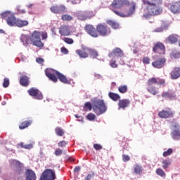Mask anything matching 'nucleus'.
<instances>
[{"label":"nucleus","mask_w":180,"mask_h":180,"mask_svg":"<svg viewBox=\"0 0 180 180\" xmlns=\"http://www.w3.org/2000/svg\"><path fill=\"white\" fill-rule=\"evenodd\" d=\"M110 9L117 16L130 18L136 13L137 3L133 0H113L110 6Z\"/></svg>","instance_id":"nucleus-1"},{"label":"nucleus","mask_w":180,"mask_h":180,"mask_svg":"<svg viewBox=\"0 0 180 180\" xmlns=\"http://www.w3.org/2000/svg\"><path fill=\"white\" fill-rule=\"evenodd\" d=\"M144 13L143 18L150 19L153 16H160L162 13L163 8L161 6L162 0H142Z\"/></svg>","instance_id":"nucleus-2"},{"label":"nucleus","mask_w":180,"mask_h":180,"mask_svg":"<svg viewBox=\"0 0 180 180\" xmlns=\"http://www.w3.org/2000/svg\"><path fill=\"white\" fill-rule=\"evenodd\" d=\"M45 75L52 81L53 82H57L59 79L60 82H63V84H70L71 82L68 79H67V77H65L64 75L61 74L60 72L51 69V68H47L45 70Z\"/></svg>","instance_id":"nucleus-3"},{"label":"nucleus","mask_w":180,"mask_h":180,"mask_svg":"<svg viewBox=\"0 0 180 180\" xmlns=\"http://www.w3.org/2000/svg\"><path fill=\"white\" fill-rule=\"evenodd\" d=\"M147 91L150 95H157L158 90L156 86L153 85H158L159 86H165V79L160 77H151L148 79L147 82Z\"/></svg>","instance_id":"nucleus-4"},{"label":"nucleus","mask_w":180,"mask_h":180,"mask_svg":"<svg viewBox=\"0 0 180 180\" xmlns=\"http://www.w3.org/2000/svg\"><path fill=\"white\" fill-rule=\"evenodd\" d=\"M108 110V106L105 103V101L102 99H94L93 101V112L96 113L97 116L103 115L105 112Z\"/></svg>","instance_id":"nucleus-5"},{"label":"nucleus","mask_w":180,"mask_h":180,"mask_svg":"<svg viewBox=\"0 0 180 180\" xmlns=\"http://www.w3.org/2000/svg\"><path fill=\"white\" fill-rule=\"evenodd\" d=\"M41 32L39 31H34L30 37V40L32 43L33 46L41 49L44 46V44L41 41Z\"/></svg>","instance_id":"nucleus-6"},{"label":"nucleus","mask_w":180,"mask_h":180,"mask_svg":"<svg viewBox=\"0 0 180 180\" xmlns=\"http://www.w3.org/2000/svg\"><path fill=\"white\" fill-rule=\"evenodd\" d=\"M2 18L6 21L7 25L8 26H16V22L18 19L15 17L12 13L9 11L4 12L1 14Z\"/></svg>","instance_id":"nucleus-7"},{"label":"nucleus","mask_w":180,"mask_h":180,"mask_svg":"<svg viewBox=\"0 0 180 180\" xmlns=\"http://www.w3.org/2000/svg\"><path fill=\"white\" fill-rule=\"evenodd\" d=\"M56 178V172L54 170L46 169L43 172L39 180H55Z\"/></svg>","instance_id":"nucleus-8"},{"label":"nucleus","mask_w":180,"mask_h":180,"mask_svg":"<svg viewBox=\"0 0 180 180\" xmlns=\"http://www.w3.org/2000/svg\"><path fill=\"white\" fill-rule=\"evenodd\" d=\"M97 33L102 37H106L110 34V29L108 27V25H105L103 24H98L96 26Z\"/></svg>","instance_id":"nucleus-9"},{"label":"nucleus","mask_w":180,"mask_h":180,"mask_svg":"<svg viewBox=\"0 0 180 180\" xmlns=\"http://www.w3.org/2000/svg\"><path fill=\"white\" fill-rule=\"evenodd\" d=\"M27 93L34 99H37L38 101H42L43 99V94H41V91L39 89L32 87L27 91Z\"/></svg>","instance_id":"nucleus-10"},{"label":"nucleus","mask_w":180,"mask_h":180,"mask_svg":"<svg viewBox=\"0 0 180 180\" xmlns=\"http://www.w3.org/2000/svg\"><path fill=\"white\" fill-rule=\"evenodd\" d=\"M84 30L86 32L89 36L96 39V37H99V34H98V29L95 28L94 25L87 24L84 27Z\"/></svg>","instance_id":"nucleus-11"},{"label":"nucleus","mask_w":180,"mask_h":180,"mask_svg":"<svg viewBox=\"0 0 180 180\" xmlns=\"http://www.w3.org/2000/svg\"><path fill=\"white\" fill-rule=\"evenodd\" d=\"M50 11L52 13L60 15L61 13H65L67 12V8L65 6L60 4V5H52L50 7Z\"/></svg>","instance_id":"nucleus-12"},{"label":"nucleus","mask_w":180,"mask_h":180,"mask_svg":"<svg viewBox=\"0 0 180 180\" xmlns=\"http://www.w3.org/2000/svg\"><path fill=\"white\" fill-rule=\"evenodd\" d=\"M153 51L156 54L164 56L165 54V45L162 42H156L153 46Z\"/></svg>","instance_id":"nucleus-13"},{"label":"nucleus","mask_w":180,"mask_h":180,"mask_svg":"<svg viewBox=\"0 0 180 180\" xmlns=\"http://www.w3.org/2000/svg\"><path fill=\"white\" fill-rule=\"evenodd\" d=\"M175 112L172 111L171 108L162 110L158 112V116L160 119H169V117H174Z\"/></svg>","instance_id":"nucleus-14"},{"label":"nucleus","mask_w":180,"mask_h":180,"mask_svg":"<svg viewBox=\"0 0 180 180\" xmlns=\"http://www.w3.org/2000/svg\"><path fill=\"white\" fill-rule=\"evenodd\" d=\"M165 63H167V60L165 58H159L152 63V65L154 68H162L165 65Z\"/></svg>","instance_id":"nucleus-15"},{"label":"nucleus","mask_w":180,"mask_h":180,"mask_svg":"<svg viewBox=\"0 0 180 180\" xmlns=\"http://www.w3.org/2000/svg\"><path fill=\"white\" fill-rule=\"evenodd\" d=\"M89 50V48L83 47L82 49L76 50V54H78L80 58H88Z\"/></svg>","instance_id":"nucleus-16"},{"label":"nucleus","mask_w":180,"mask_h":180,"mask_svg":"<svg viewBox=\"0 0 180 180\" xmlns=\"http://www.w3.org/2000/svg\"><path fill=\"white\" fill-rule=\"evenodd\" d=\"M25 180H36V173L32 169H26L25 172Z\"/></svg>","instance_id":"nucleus-17"},{"label":"nucleus","mask_w":180,"mask_h":180,"mask_svg":"<svg viewBox=\"0 0 180 180\" xmlns=\"http://www.w3.org/2000/svg\"><path fill=\"white\" fill-rule=\"evenodd\" d=\"M171 79H178L180 77V68H173L169 73Z\"/></svg>","instance_id":"nucleus-18"},{"label":"nucleus","mask_w":180,"mask_h":180,"mask_svg":"<svg viewBox=\"0 0 180 180\" xmlns=\"http://www.w3.org/2000/svg\"><path fill=\"white\" fill-rule=\"evenodd\" d=\"M170 11L174 14L180 13V0L172 4L170 6Z\"/></svg>","instance_id":"nucleus-19"},{"label":"nucleus","mask_w":180,"mask_h":180,"mask_svg":"<svg viewBox=\"0 0 180 180\" xmlns=\"http://www.w3.org/2000/svg\"><path fill=\"white\" fill-rule=\"evenodd\" d=\"M109 57H123L124 53H123V51L120 48H115L112 50L111 53H109Z\"/></svg>","instance_id":"nucleus-20"},{"label":"nucleus","mask_w":180,"mask_h":180,"mask_svg":"<svg viewBox=\"0 0 180 180\" xmlns=\"http://www.w3.org/2000/svg\"><path fill=\"white\" fill-rule=\"evenodd\" d=\"M130 105V100L129 99H122L118 102V109H124L125 108H129Z\"/></svg>","instance_id":"nucleus-21"},{"label":"nucleus","mask_w":180,"mask_h":180,"mask_svg":"<svg viewBox=\"0 0 180 180\" xmlns=\"http://www.w3.org/2000/svg\"><path fill=\"white\" fill-rule=\"evenodd\" d=\"M13 164L15 168V172L18 175H20L23 172V169H22V163L18 160H13Z\"/></svg>","instance_id":"nucleus-22"},{"label":"nucleus","mask_w":180,"mask_h":180,"mask_svg":"<svg viewBox=\"0 0 180 180\" xmlns=\"http://www.w3.org/2000/svg\"><path fill=\"white\" fill-rule=\"evenodd\" d=\"M59 33L61 36H70V28L67 25H61L59 28Z\"/></svg>","instance_id":"nucleus-23"},{"label":"nucleus","mask_w":180,"mask_h":180,"mask_svg":"<svg viewBox=\"0 0 180 180\" xmlns=\"http://www.w3.org/2000/svg\"><path fill=\"white\" fill-rule=\"evenodd\" d=\"M20 84L22 86H29V77L25 75H21L20 77Z\"/></svg>","instance_id":"nucleus-24"},{"label":"nucleus","mask_w":180,"mask_h":180,"mask_svg":"<svg viewBox=\"0 0 180 180\" xmlns=\"http://www.w3.org/2000/svg\"><path fill=\"white\" fill-rule=\"evenodd\" d=\"M76 17L79 20H87L86 11H79L76 13Z\"/></svg>","instance_id":"nucleus-25"},{"label":"nucleus","mask_w":180,"mask_h":180,"mask_svg":"<svg viewBox=\"0 0 180 180\" xmlns=\"http://www.w3.org/2000/svg\"><path fill=\"white\" fill-rule=\"evenodd\" d=\"M179 37L176 34H171L167 38V41L170 43V44H175V43H178V40Z\"/></svg>","instance_id":"nucleus-26"},{"label":"nucleus","mask_w":180,"mask_h":180,"mask_svg":"<svg viewBox=\"0 0 180 180\" xmlns=\"http://www.w3.org/2000/svg\"><path fill=\"white\" fill-rule=\"evenodd\" d=\"M27 25H29V21L18 18L15 26H17V27H25V26H27Z\"/></svg>","instance_id":"nucleus-27"},{"label":"nucleus","mask_w":180,"mask_h":180,"mask_svg":"<svg viewBox=\"0 0 180 180\" xmlns=\"http://www.w3.org/2000/svg\"><path fill=\"white\" fill-rule=\"evenodd\" d=\"M20 40L25 46H28L31 41L30 37H29V35H26V34H22L21 37H20Z\"/></svg>","instance_id":"nucleus-28"},{"label":"nucleus","mask_w":180,"mask_h":180,"mask_svg":"<svg viewBox=\"0 0 180 180\" xmlns=\"http://www.w3.org/2000/svg\"><path fill=\"white\" fill-rule=\"evenodd\" d=\"M175 96V93H172L169 91L163 92L162 94V97L165 98L166 99H174Z\"/></svg>","instance_id":"nucleus-29"},{"label":"nucleus","mask_w":180,"mask_h":180,"mask_svg":"<svg viewBox=\"0 0 180 180\" xmlns=\"http://www.w3.org/2000/svg\"><path fill=\"white\" fill-rule=\"evenodd\" d=\"M108 96L112 101H114V102H117V101L120 99V96L119 94L111 91L108 93Z\"/></svg>","instance_id":"nucleus-30"},{"label":"nucleus","mask_w":180,"mask_h":180,"mask_svg":"<svg viewBox=\"0 0 180 180\" xmlns=\"http://www.w3.org/2000/svg\"><path fill=\"white\" fill-rule=\"evenodd\" d=\"M32 124V120L24 121L19 125L20 130H25L27 127H29Z\"/></svg>","instance_id":"nucleus-31"},{"label":"nucleus","mask_w":180,"mask_h":180,"mask_svg":"<svg viewBox=\"0 0 180 180\" xmlns=\"http://www.w3.org/2000/svg\"><path fill=\"white\" fill-rule=\"evenodd\" d=\"M134 172L136 175H141L143 172V167L139 165H135V166L134 167Z\"/></svg>","instance_id":"nucleus-32"},{"label":"nucleus","mask_w":180,"mask_h":180,"mask_svg":"<svg viewBox=\"0 0 180 180\" xmlns=\"http://www.w3.org/2000/svg\"><path fill=\"white\" fill-rule=\"evenodd\" d=\"M171 162L172 161L169 159L163 160L162 162L163 169H167V168H169V165H171Z\"/></svg>","instance_id":"nucleus-33"},{"label":"nucleus","mask_w":180,"mask_h":180,"mask_svg":"<svg viewBox=\"0 0 180 180\" xmlns=\"http://www.w3.org/2000/svg\"><path fill=\"white\" fill-rule=\"evenodd\" d=\"M19 146L20 147H21L22 148H25V150H32V148H33V145L32 143L25 145V143L21 142L18 145V147Z\"/></svg>","instance_id":"nucleus-34"},{"label":"nucleus","mask_w":180,"mask_h":180,"mask_svg":"<svg viewBox=\"0 0 180 180\" xmlns=\"http://www.w3.org/2000/svg\"><path fill=\"white\" fill-rule=\"evenodd\" d=\"M61 19L63 22H70V20H73L74 18L68 14H64L61 16Z\"/></svg>","instance_id":"nucleus-35"},{"label":"nucleus","mask_w":180,"mask_h":180,"mask_svg":"<svg viewBox=\"0 0 180 180\" xmlns=\"http://www.w3.org/2000/svg\"><path fill=\"white\" fill-rule=\"evenodd\" d=\"M172 137L174 140H179L180 139V131L174 130L172 133Z\"/></svg>","instance_id":"nucleus-36"},{"label":"nucleus","mask_w":180,"mask_h":180,"mask_svg":"<svg viewBox=\"0 0 180 180\" xmlns=\"http://www.w3.org/2000/svg\"><path fill=\"white\" fill-rule=\"evenodd\" d=\"M89 53L90 57H92L93 58H96L99 53H98V51H95L94 49H91L89 48Z\"/></svg>","instance_id":"nucleus-37"},{"label":"nucleus","mask_w":180,"mask_h":180,"mask_svg":"<svg viewBox=\"0 0 180 180\" xmlns=\"http://www.w3.org/2000/svg\"><path fill=\"white\" fill-rule=\"evenodd\" d=\"M92 109H94V105L92 106V104L91 103V102H86L84 103V110L85 112H87V110H92Z\"/></svg>","instance_id":"nucleus-38"},{"label":"nucleus","mask_w":180,"mask_h":180,"mask_svg":"<svg viewBox=\"0 0 180 180\" xmlns=\"http://www.w3.org/2000/svg\"><path fill=\"white\" fill-rule=\"evenodd\" d=\"M55 133L57 136H59V137H63V136H64V130L60 127H57L55 129Z\"/></svg>","instance_id":"nucleus-39"},{"label":"nucleus","mask_w":180,"mask_h":180,"mask_svg":"<svg viewBox=\"0 0 180 180\" xmlns=\"http://www.w3.org/2000/svg\"><path fill=\"white\" fill-rule=\"evenodd\" d=\"M108 25L111 26L112 29H119V23L112 21V20H109L108 21Z\"/></svg>","instance_id":"nucleus-40"},{"label":"nucleus","mask_w":180,"mask_h":180,"mask_svg":"<svg viewBox=\"0 0 180 180\" xmlns=\"http://www.w3.org/2000/svg\"><path fill=\"white\" fill-rule=\"evenodd\" d=\"M86 15L87 16V19H91L96 15V12L94 11H86Z\"/></svg>","instance_id":"nucleus-41"},{"label":"nucleus","mask_w":180,"mask_h":180,"mask_svg":"<svg viewBox=\"0 0 180 180\" xmlns=\"http://www.w3.org/2000/svg\"><path fill=\"white\" fill-rule=\"evenodd\" d=\"M173 153H174V150L169 148L167 149V150L163 152L162 155L163 157H169V155H172Z\"/></svg>","instance_id":"nucleus-42"},{"label":"nucleus","mask_w":180,"mask_h":180,"mask_svg":"<svg viewBox=\"0 0 180 180\" xmlns=\"http://www.w3.org/2000/svg\"><path fill=\"white\" fill-rule=\"evenodd\" d=\"M118 91L120 94H126V92H127V86L126 85L120 86L118 88Z\"/></svg>","instance_id":"nucleus-43"},{"label":"nucleus","mask_w":180,"mask_h":180,"mask_svg":"<svg viewBox=\"0 0 180 180\" xmlns=\"http://www.w3.org/2000/svg\"><path fill=\"white\" fill-rule=\"evenodd\" d=\"M156 174L157 175H159V176H162V177L165 176V172H164V170L161 168H158L156 169Z\"/></svg>","instance_id":"nucleus-44"},{"label":"nucleus","mask_w":180,"mask_h":180,"mask_svg":"<svg viewBox=\"0 0 180 180\" xmlns=\"http://www.w3.org/2000/svg\"><path fill=\"white\" fill-rule=\"evenodd\" d=\"M86 119L87 120L92 121L96 119V116L95 115V114L90 112L86 115Z\"/></svg>","instance_id":"nucleus-45"},{"label":"nucleus","mask_w":180,"mask_h":180,"mask_svg":"<svg viewBox=\"0 0 180 180\" xmlns=\"http://www.w3.org/2000/svg\"><path fill=\"white\" fill-rule=\"evenodd\" d=\"M63 41L67 44H72L74 43V39L68 37L63 38Z\"/></svg>","instance_id":"nucleus-46"},{"label":"nucleus","mask_w":180,"mask_h":180,"mask_svg":"<svg viewBox=\"0 0 180 180\" xmlns=\"http://www.w3.org/2000/svg\"><path fill=\"white\" fill-rule=\"evenodd\" d=\"M68 144V142L67 141H60L58 143V147L64 148L65 146Z\"/></svg>","instance_id":"nucleus-47"},{"label":"nucleus","mask_w":180,"mask_h":180,"mask_svg":"<svg viewBox=\"0 0 180 180\" xmlns=\"http://www.w3.org/2000/svg\"><path fill=\"white\" fill-rule=\"evenodd\" d=\"M3 86H4V88H8L9 86V79L8 78L6 77L4 79Z\"/></svg>","instance_id":"nucleus-48"},{"label":"nucleus","mask_w":180,"mask_h":180,"mask_svg":"<svg viewBox=\"0 0 180 180\" xmlns=\"http://www.w3.org/2000/svg\"><path fill=\"white\" fill-rule=\"evenodd\" d=\"M94 148L96 150V151H99L101 150H102L103 146L102 145L99 144V143H94Z\"/></svg>","instance_id":"nucleus-49"},{"label":"nucleus","mask_w":180,"mask_h":180,"mask_svg":"<svg viewBox=\"0 0 180 180\" xmlns=\"http://www.w3.org/2000/svg\"><path fill=\"white\" fill-rule=\"evenodd\" d=\"M172 58H180V53L179 52H172L171 54Z\"/></svg>","instance_id":"nucleus-50"},{"label":"nucleus","mask_w":180,"mask_h":180,"mask_svg":"<svg viewBox=\"0 0 180 180\" xmlns=\"http://www.w3.org/2000/svg\"><path fill=\"white\" fill-rule=\"evenodd\" d=\"M110 65L112 67V68H117L118 65L116 63V60H111L110 62Z\"/></svg>","instance_id":"nucleus-51"},{"label":"nucleus","mask_w":180,"mask_h":180,"mask_svg":"<svg viewBox=\"0 0 180 180\" xmlns=\"http://www.w3.org/2000/svg\"><path fill=\"white\" fill-rule=\"evenodd\" d=\"M54 154L56 157H60L63 154V150L58 148L55 150Z\"/></svg>","instance_id":"nucleus-52"},{"label":"nucleus","mask_w":180,"mask_h":180,"mask_svg":"<svg viewBox=\"0 0 180 180\" xmlns=\"http://www.w3.org/2000/svg\"><path fill=\"white\" fill-rule=\"evenodd\" d=\"M122 160L124 162H127V161H130V156L127 155H122Z\"/></svg>","instance_id":"nucleus-53"},{"label":"nucleus","mask_w":180,"mask_h":180,"mask_svg":"<svg viewBox=\"0 0 180 180\" xmlns=\"http://www.w3.org/2000/svg\"><path fill=\"white\" fill-rule=\"evenodd\" d=\"M94 176H95V173H92V174H89L86 177H85V180H91L92 179V178H94Z\"/></svg>","instance_id":"nucleus-54"},{"label":"nucleus","mask_w":180,"mask_h":180,"mask_svg":"<svg viewBox=\"0 0 180 180\" xmlns=\"http://www.w3.org/2000/svg\"><path fill=\"white\" fill-rule=\"evenodd\" d=\"M143 64H150V58L146 56L143 58Z\"/></svg>","instance_id":"nucleus-55"},{"label":"nucleus","mask_w":180,"mask_h":180,"mask_svg":"<svg viewBox=\"0 0 180 180\" xmlns=\"http://www.w3.org/2000/svg\"><path fill=\"white\" fill-rule=\"evenodd\" d=\"M60 51L63 54H68V49H67V48H65V46L60 49Z\"/></svg>","instance_id":"nucleus-56"},{"label":"nucleus","mask_w":180,"mask_h":180,"mask_svg":"<svg viewBox=\"0 0 180 180\" xmlns=\"http://www.w3.org/2000/svg\"><path fill=\"white\" fill-rule=\"evenodd\" d=\"M37 63H38V64H43V63H44V59L41 58H37L36 59Z\"/></svg>","instance_id":"nucleus-57"},{"label":"nucleus","mask_w":180,"mask_h":180,"mask_svg":"<svg viewBox=\"0 0 180 180\" xmlns=\"http://www.w3.org/2000/svg\"><path fill=\"white\" fill-rule=\"evenodd\" d=\"M73 5H77V4H81V0H71L70 1Z\"/></svg>","instance_id":"nucleus-58"},{"label":"nucleus","mask_w":180,"mask_h":180,"mask_svg":"<svg viewBox=\"0 0 180 180\" xmlns=\"http://www.w3.org/2000/svg\"><path fill=\"white\" fill-rule=\"evenodd\" d=\"M41 37L43 40H46L47 39V33L46 32H42L41 33Z\"/></svg>","instance_id":"nucleus-59"},{"label":"nucleus","mask_w":180,"mask_h":180,"mask_svg":"<svg viewBox=\"0 0 180 180\" xmlns=\"http://www.w3.org/2000/svg\"><path fill=\"white\" fill-rule=\"evenodd\" d=\"M79 171H81V167L79 166H77L74 169V172H79Z\"/></svg>","instance_id":"nucleus-60"},{"label":"nucleus","mask_w":180,"mask_h":180,"mask_svg":"<svg viewBox=\"0 0 180 180\" xmlns=\"http://www.w3.org/2000/svg\"><path fill=\"white\" fill-rule=\"evenodd\" d=\"M69 161H70L71 162H74V161H75V159H74V158H70Z\"/></svg>","instance_id":"nucleus-61"},{"label":"nucleus","mask_w":180,"mask_h":180,"mask_svg":"<svg viewBox=\"0 0 180 180\" xmlns=\"http://www.w3.org/2000/svg\"><path fill=\"white\" fill-rule=\"evenodd\" d=\"M33 6V4H29L27 6V8H30Z\"/></svg>","instance_id":"nucleus-62"},{"label":"nucleus","mask_w":180,"mask_h":180,"mask_svg":"<svg viewBox=\"0 0 180 180\" xmlns=\"http://www.w3.org/2000/svg\"><path fill=\"white\" fill-rule=\"evenodd\" d=\"M0 33H5V31H4V30L0 29Z\"/></svg>","instance_id":"nucleus-63"},{"label":"nucleus","mask_w":180,"mask_h":180,"mask_svg":"<svg viewBox=\"0 0 180 180\" xmlns=\"http://www.w3.org/2000/svg\"><path fill=\"white\" fill-rule=\"evenodd\" d=\"M21 12L22 13H26V11L25 10H22Z\"/></svg>","instance_id":"nucleus-64"}]
</instances>
